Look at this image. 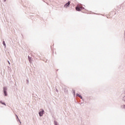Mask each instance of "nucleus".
<instances>
[{"mask_svg": "<svg viewBox=\"0 0 125 125\" xmlns=\"http://www.w3.org/2000/svg\"><path fill=\"white\" fill-rule=\"evenodd\" d=\"M6 90H7L6 87H4L3 88V91H4L5 96H7V92H6Z\"/></svg>", "mask_w": 125, "mask_h": 125, "instance_id": "obj_3", "label": "nucleus"}, {"mask_svg": "<svg viewBox=\"0 0 125 125\" xmlns=\"http://www.w3.org/2000/svg\"><path fill=\"white\" fill-rule=\"evenodd\" d=\"M77 96H78V97H80V98H81V99H83V97H82V96H81L80 94H77Z\"/></svg>", "mask_w": 125, "mask_h": 125, "instance_id": "obj_5", "label": "nucleus"}, {"mask_svg": "<svg viewBox=\"0 0 125 125\" xmlns=\"http://www.w3.org/2000/svg\"><path fill=\"white\" fill-rule=\"evenodd\" d=\"M83 9V6L82 5H78L76 7V9L77 11H82V10Z\"/></svg>", "mask_w": 125, "mask_h": 125, "instance_id": "obj_1", "label": "nucleus"}, {"mask_svg": "<svg viewBox=\"0 0 125 125\" xmlns=\"http://www.w3.org/2000/svg\"><path fill=\"white\" fill-rule=\"evenodd\" d=\"M4 1H5V0H4Z\"/></svg>", "mask_w": 125, "mask_h": 125, "instance_id": "obj_12", "label": "nucleus"}, {"mask_svg": "<svg viewBox=\"0 0 125 125\" xmlns=\"http://www.w3.org/2000/svg\"><path fill=\"white\" fill-rule=\"evenodd\" d=\"M124 100L125 101V96L124 97Z\"/></svg>", "mask_w": 125, "mask_h": 125, "instance_id": "obj_10", "label": "nucleus"}, {"mask_svg": "<svg viewBox=\"0 0 125 125\" xmlns=\"http://www.w3.org/2000/svg\"><path fill=\"white\" fill-rule=\"evenodd\" d=\"M70 5V1H68L67 3L64 5V7H68V6Z\"/></svg>", "mask_w": 125, "mask_h": 125, "instance_id": "obj_4", "label": "nucleus"}, {"mask_svg": "<svg viewBox=\"0 0 125 125\" xmlns=\"http://www.w3.org/2000/svg\"><path fill=\"white\" fill-rule=\"evenodd\" d=\"M122 108H123L124 109H125V105H123Z\"/></svg>", "mask_w": 125, "mask_h": 125, "instance_id": "obj_9", "label": "nucleus"}, {"mask_svg": "<svg viewBox=\"0 0 125 125\" xmlns=\"http://www.w3.org/2000/svg\"><path fill=\"white\" fill-rule=\"evenodd\" d=\"M0 103H1L3 105H5V106L6 105L4 103H2L1 102H0Z\"/></svg>", "mask_w": 125, "mask_h": 125, "instance_id": "obj_7", "label": "nucleus"}, {"mask_svg": "<svg viewBox=\"0 0 125 125\" xmlns=\"http://www.w3.org/2000/svg\"><path fill=\"white\" fill-rule=\"evenodd\" d=\"M9 64H10V63L9 62Z\"/></svg>", "mask_w": 125, "mask_h": 125, "instance_id": "obj_11", "label": "nucleus"}, {"mask_svg": "<svg viewBox=\"0 0 125 125\" xmlns=\"http://www.w3.org/2000/svg\"><path fill=\"white\" fill-rule=\"evenodd\" d=\"M28 59L29 60V62H32V60L31 59V58L28 57Z\"/></svg>", "mask_w": 125, "mask_h": 125, "instance_id": "obj_6", "label": "nucleus"}, {"mask_svg": "<svg viewBox=\"0 0 125 125\" xmlns=\"http://www.w3.org/2000/svg\"><path fill=\"white\" fill-rule=\"evenodd\" d=\"M44 113V111L43 109H41V111L39 112V115L40 117H42V115H43V113Z\"/></svg>", "mask_w": 125, "mask_h": 125, "instance_id": "obj_2", "label": "nucleus"}, {"mask_svg": "<svg viewBox=\"0 0 125 125\" xmlns=\"http://www.w3.org/2000/svg\"><path fill=\"white\" fill-rule=\"evenodd\" d=\"M3 44L5 46V42H4V41L3 42Z\"/></svg>", "mask_w": 125, "mask_h": 125, "instance_id": "obj_8", "label": "nucleus"}]
</instances>
